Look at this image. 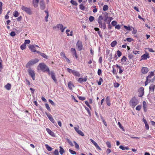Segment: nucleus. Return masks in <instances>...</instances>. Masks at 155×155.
Masks as SVG:
<instances>
[{
	"mask_svg": "<svg viewBox=\"0 0 155 155\" xmlns=\"http://www.w3.org/2000/svg\"><path fill=\"white\" fill-rule=\"evenodd\" d=\"M155 85L153 84H151L149 87L150 90V91L152 90L153 91Z\"/></svg>",
	"mask_w": 155,
	"mask_h": 155,
	"instance_id": "33",
	"label": "nucleus"
},
{
	"mask_svg": "<svg viewBox=\"0 0 155 155\" xmlns=\"http://www.w3.org/2000/svg\"><path fill=\"white\" fill-rule=\"evenodd\" d=\"M46 115L51 121L54 124L55 122L52 115L50 114H46Z\"/></svg>",
	"mask_w": 155,
	"mask_h": 155,
	"instance_id": "13",
	"label": "nucleus"
},
{
	"mask_svg": "<svg viewBox=\"0 0 155 155\" xmlns=\"http://www.w3.org/2000/svg\"><path fill=\"white\" fill-rule=\"evenodd\" d=\"M53 153L54 155H58L59 154L58 150L57 149H55Z\"/></svg>",
	"mask_w": 155,
	"mask_h": 155,
	"instance_id": "52",
	"label": "nucleus"
},
{
	"mask_svg": "<svg viewBox=\"0 0 155 155\" xmlns=\"http://www.w3.org/2000/svg\"><path fill=\"white\" fill-rule=\"evenodd\" d=\"M77 46L78 47V50L81 51L82 49L83 45L81 41H78L76 44Z\"/></svg>",
	"mask_w": 155,
	"mask_h": 155,
	"instance_id": "9",
	"label": "nucleus"
},
{
	"mask_svg": "<svg viewBox=\"0 0 155 155\" xmlns=\"http://www.w3.org/2000/svg\"><path fill=\"white\" fill-rule=\"evenodd\" d=\"M57 28H60L62 32H64V29H63V26L61 24H58L57 25Z\"/></svg>",
	"mask_w": 155,
	"mask_h": 155,
	"instance_id": "19",
	"label": "nucleus"
},
{
	"mask_svg": "<svg viewBox=\"0 0 155 155\" xmlns=\"http://www.w3.org/2000/svg\"><path fill=\"white\" fill-rule=\"evenodd\" d=\"M39 0H33V3L35 7H37L38 5Z\"/></svg>",
	"mask_w": 155,
	"mask_h": 155,
	"instance_id": "22",
	"label": "nucleus"
},
{
	"mask_svg": "<svg viewBox=\"0 0 155 155\" xmlns=\"http://www.w3.org/2000/svg\"><path fill=\"white\" fill-rule=\"evenodd\" d=\"M80 8L81 10H84L86 9L85 6L83 4H81L80 5Z\"/></svg>",
	"mask_w": 155,
	"mask_h": 155,
	"instance_id": "36",
	"label": "nucleus"
},
{
	"mask_svg": "<svg viewBox=\"0 0 155 155\" xmlns=\"http://www.w3.org/2000/svg\"><path fill=\"white\" fill-rule=\"evenodd\" d=\"M106 101L107 105L108 106H110V98L109 96H107L106 99Z\"/></svg>",
	"mask_w": 155,
	"mask_h": 155,
	"instance_id": "24",
	"label": "nucleus"
},
{
	"mask_svg": "<svg viewBox=\"0 0 155 155\" xmlns=\"http://www.w3.org/2000/svg\"><path fill=\"white\" fill-rule=\"evenodd\" d=\"M71 3L73 5H77V2L74 1V0H71Z\"/></svg>",
	"mask_w": 155,
	"mask_h": 155,
	"instance_id": "49",
	"label": "nucleus"
},
{
	"mask_svg": "<svg viewBox=\"0 0 155 155\" xmlns=\"http://www.w3.org/2000/svg\"><path fill=\"white\" fill-rule=\"evenodd\" d=\"M127 59V58L126 56H124L122 58H121V61L122 62H124L126 61V60Z\"/></svg>",
	"mask_w": 155,
	"mask_h": 155,
	"instance_id": "37",
	"label": "nucleus"
},
{
	"mask_svg": "<svg viewBox=\"0 0 155 155\" xmlns=\"http://www.w3.org/2000/svg\"><path fill=\"white\" fill-rule=\"evenodd\" d=\"M141 107V106L140 105L137 106L136 108V109L138 110H140Z\"/></svg>",
	"mask_w": 155,
	"mask_h": 155,
	"instance_id": "62",
	"label": "nucleus"
},
{
	"mask_svg": "<svg viewBox=\"0 0 155 155\" xmlns=\"http://www.w3.org/2000/svg\"><path fill=\"white\" fill-rule=\"evenodd\" d=\"M104 11L102 12V15L105 16L104 21L107 24L109 25L111 21L113 19V18L112 17H108V13L105 11V10Z\"/></svg>",
	"mask_w": 155,
	"mask_h": 155,
	"instance_id": "2",
	"label": "nucleus"
},
{
	"mask_svg": "<svg viewBox=\"0 0 155 155\" xmlns=\"http://www.w3.org/2000/svg\"><path fill=\"white\" fill-rule=\"evenodd\" d=\"M60 150L59 152L62 155L63 153H64L65 152V151L64 149L61 146L59 147Z\"/></svg>",
	"mask_w": 155,
	"mask_h": 155,
	"instance_id": "28",
	"label": "nucleus"
},
{
	"mask_svg": "<svg viewBox=\"0 0 155 155\" xmlns=\"http://www.w3.org/2000/svg\"><path fill=\"white\" fill-rule=\"evenodd\" d=\"M74 129L75 131L80 135L82 136H84V134L83 133L81 130L79 129V127L78 126V127H74Z\"/></svg>",
	"mask_w": 155,
	"mask_h": 155,
	"instance_id": "6",
	"label": "nucleus"
},
{
	"mask_svg": "<svg viewBox=\"0 0 155 155\" xmlns=\"http://www.w3.org/2000/svg\"><path fill=\"white\" fill-rule=\"evenodd\" d=\"M102 73L101 70L100 69H98L97 71V74L99 75H100Z\"/></svg>",
	"mask_w": 155,
	"mask_h": 155,
	"instance_id": "64",
	"label": "nucleus"
},
{
	"mask_svg": "<svg viewBox=\"0 0 155 155\" xmlns=\"http://www.w3.org/2000/svg\"><path fill=\"white\" fill-rule=\"evenodd\" d=\"M19 13L16 10L14 14V16L15 17H17L19 16Z\"/></svg>",
	"mask_w": 155,
	"mask_h": 155,
	"instance_id": "42",
	"label": "nucleus"
},
{
	"mask_svg": "<svg viewBox=\"0 0 155 155\" xmlns=\"http://www.w3.org/2000/svg\"><path fill=\"white\" fill-rule=\"evenodd\" d=\"M26 45L25 44H23L21 45L20 48L21 50H23L26 48Z\"/></svg>",
	"mask_w": 155,
	"mask_h": 155,
	"instance_id": "39",
	"label": "nucleus"
},
{
	"mask_svg": "<svg viewBox=\"0 0 155 155\" xmlns=\"http://www.w3.org/2000/svg\"><path fill=\"white\" fill-rule=\"evenodd\" d=\"M45 146L47 150H48V151H50L52 150V148L47 144H46L45 145Z\"/></svg>",
	"mask_w": 155,
	"mask_h": 155,
	"instance_id": "32",
	"label": "nucleus"
},
{
	"mask_svg": "<svg viewBox=\"0 0 155 155\" xmlns=\"http://www.w3.org/2000/svg\"><path fill=\"white\" fill-rule=\"evenodd\" d=\"M90 140L92 143L95 146L96 149L99 150H101V149L100 147L98 145L97 143L92 139H90Z\"/></svg>",
	"mask_w": 155,
	"mask_h": 155,
	"instance_id": "10",
	"label": "nucleus"
},
{
	"mask_svg": "<svg viewBox=\"0 0 155 155\" xmlns=\"http://www.w3.org/2000/svg\"><path fill=\"white\" fill-rule=\"evenodd\" d=\"M138 103V100L135 97L132 98L129 102L130 105L133 108Z\"/></svg>",
	"mask_w": 155,
	"mask_h": 155,
	"instance_id": "3",
	"label": "nucleus"
},
{
	"mask_svg": "<svg viewBox=\"0 0 155 155\" xmlns=\"http://www.w3.org/2000/svg\"><path fill=\"white\" fill-rule=\"evenodd\" d=\"M120 85L119 84L117 83H115L114 84V87H117Z\"/></svg>",
	"mask_w": 155,
	"mask_h": 155,
	"instance_id": "54",
	"label": "nucleus"
},
{
	"mask_svg": "<svg viewBox=\"0 0 155 155\" xmlns=\"http://www.w3.org/2000/svg\"><path fill=\"white\" fill-rule=\"evenodd\" d=\"M119 148L123 150H124L125 149L128 150L129 148L127 147H124V146L122 145H120L119 147Z\"/></svg>",
	"mask_w": 155,
	"mask_h": 155,
	"instance_id": "40",
	"label": "nucleus"
},
{
	"mask_svg": "<svg viewBox=\"0 0 155 155\" xmlns=\"http://www.w3.org/2000/svg\"><path fill=\"white\" fill-rule=\"evenodd\" d=\"M126 40L129 42H130L133 41V39L131 38H126Z\"/></svg>",
	"mask_w": 155,
	"mask_h": 155,
	"instance_id": "59",
	"label": "nucleus"
},
{
	"mask_svg": "<svg viewBox=\"0 0 155 155\" xmlns=\"http://www.w3.org/2000/svg\"><path fill=\"white\" fill-rule=\"evenodd\" d=\"M150 56L148 53L144 54L141 56V59L140 60H146L147 58H149Z\"/></svg>",
	"mask_w": 155,
	"mask_h": 155,
	"instance_id": "14",
	"label": "nucleus"
},
{
	"mask_svg": "<svg viewBox=\"0 0 155 155\" xmlns=\"http://www.w3.org/2000/svg\"><path fill=\"white\" fill-rule=\"evenodd\" d=\"M50 75H51V78L54 80V82L56 83L57 82V80L56 78L55 74L53 71L50 72Z\"/></svg>",
	"mask_w": 155,
	"mask_h": 155,
	"instance_id": "11",
	"label": "nucleus"
},
{
	"mask_svg": "<svg viewBox=\"0 0 155 155\" xmlns=\"http://www.w3.org/2000/svg\"><path fill=\"white\" fill-rule=\"evenodd\" d=\"M124 28L126 29L128 31H131L132 30V29L131 28L130 26H127L126 25H124Z\"/></svg>",
	"mask_w": 155,
	"mask_h": 155,
	"instance_id": "35",
	"label": "nucleus"
},
{
	"mask_svg": "<svg viewBox=\"0 0 155 155\" xmlns=\"http://www.w3.org/2000/svg\"><path fill=\"white\" fill-rule=\"evenodd\" d=\"M117 44V43L116 41H114L111 43L110 45L111 47H114Z\"/></svg>",
	"mask_w": 155,
	"mask_h": 155,
	"instance_id": "31",
	"label": "nucleus"
},
{
	"mask_svg": "<svg viewBox=\"0 0 155 155\" xmlns=\"http://www.w3.org/2000/svg\"><path fill=\"white\" fill-rule=\"evenodd\" d=\"M71 51L72 52V55H73V53H74L75 52H76L75 49L73 48H71Z\"/></svg>",
	"mask_w": 155,
	"mask_h": 155,
	"instance_id": "57",
	"label": "nucleus"
},
{
	"mask_svg": "<svg viewBox=\"0 0 155 155\" xmlns=\"http://www.w3.org/2000/svg\"><path fill=\"white\" fill-rule=\"evenodd\" d=\"M73 74L75 76L79 77L81 76V74L80 73L75 70H74V71L73 72Z\"/></svg>",
	"mask_w": 155,
	"mask_h": 155,
	"instance_id": "25",
	"label": "nucleus"
},
{
	"mask_svg": "<svg viewBox=\"0 0 155 155\" xmlns=\"http://www.w3.org/2000/svg\"><path fill=\"white\" fill-rule=\"evenodd\" d=\"M111 24L114 26H115L117 24V22L114 21H113L111 22Z\"/></svg>",
	"mask_w": 155,
	"mask_h": 155,
	"instance_id": "55",
	"label": "nucleus"
},
{
	"mask_svg": "<svg viewBox=\"0 0 155 155\" xmlns=\"http://www.w3.org/2000/svg\"><path fill=\"white\" fill-rule=\"evenodd\" d=\"M103 19V16L102 15H100L99 16L98 20V22H102V21Z\"/></svg>",
	"mask_w": 155,
	"mask_h": 155,
	"instance_id": "34",
	"label": "nucleus"
},
{
	"mask_svg": "<svg viewBox=\"0 0 155 155\" xmlns=\"http://www.w3.org/2000/svg\"><path fill=\"white\" fill-rule=\"evenodd\" d=\"M131 28L133 29V30L132 32V34L133 35H135L137 33V30L135 29L133 27H131Z\"/></svg>",
	"mask_w": 155,
	"mask_h": 155,
	"instance_id": "47",
	"label": "nucleus"
},
{
	"mask_svg": "<svg viewBox=\"0 0 155 155\" xmlns=\"http://www.w3.org/2000/svg\"><path fill=\"white\" fill-rule=\"evenodd\" d=\"M100 28L104 30L106 28V25L105 23H102V22H98Z\"/></svg>",
	"mask_w": 155,
	"mask_h": 155,
	"instance_id": "12",
	"label": "nucleus"
},
{
	"mask_svg": "<svg viewBox=\"0 0 155 155\" xmlns=\"http://www.w3.org/2000/svg\"><path fill=\"white\" fill-rule=\"evenodd\" d=\"M94 30L96 31H97V33L99 35V36L101 38H102L103 37V35H102V33L101 32V31L100 30V29L97 28H94Z\"/></svg>",
	"mask_w": 155,
	"mask_h": 155,
	"instance_id": "15",
	"label": "nucleus"
},
{
	"mask_svg": "<svg viewBox=\"0 0 155 155\" xmlns=\"http://www.w3.org/2000/svg\"><path fill=\"white\" fill-rule=\"evenodd\" d=\"M40 55L44 58H45L46 59L48 58L47 56L44 53H40Z\"/></svg>",
	"mask_w": 155,
	"mask_h": 155,
	"instance_id": "41",
	"label": "nucleus"
},
{
	"mask_svg": "<svg viewBox=\"0 0 155 155\" xmlns=\"http://www.w3.org/2000/svg\"><path fill=\"white\" fill-rule=\"evenodd\" d=\"M37 69L38 70H41L43 72H48L49 75L50 74V71L48 68L43 63H40L39 64L38 66Z\"/></svg>",
	"mask_w": 155,
	"mask_h": 155,
	"instance_id": "1",
	"label": "nucleus"
},
{
	"mask_svg": "<svg viewBox=\"0 0 155 155\" xmlns=\"http://www.w3.org/2000/svg\"><path fill=\"white\" fill-rule=\"evenodd\" d=\"M116 67L119 69V74H121L124 71V69H122V67L120 66L117 64H116Z\"/></svg>",
	"mask_w": 155,
	"mask_h": 155,
	"instance_id": "23",
	"label": "nucleus"
},
{
	"mask_svg": "<svg viewBox=\"0 0 155 155\" xmlns=\"http://www.w3.org/2000/svg\"><path fill=\"white\" fill-rule=\"evenodd\" d=\"M38 61L39 60L38 58H35L31 60L27 63L26 65V67L28 68L31 65H33L38 62Z\"/></svg>",
	"mask_w": 155,
	"mask_h": 155,
	"instance_id": "4",
	"label": "nucleus"
},
{
	"mask_svg": "<svg viewBox=\"0 0 155 155\" xmlns=\"http://www.w3.org/2000/svg\"><path fill=\"white\" fill-rule=\"evenodd\" d=\"M28 72L29 75L31 76L33 80H35V74L34 71L32 69H28Z\"/></svg>",
	"mask_w": 155,
	"mask_h": 155,
	"instance_id": "5",
	"label": "nucleus"
},
{
	"mask_svg": "<svg viewBox=\"0 0 155 155\" xmlns=\"http://www.w3.org/2000/svg\"><path fill=\"white\" fill-rule=\"evenodd\" d=\"M144 88L143 87H141L138 90V96L139 97H142L144 94Z\"/></svg>",
	"mask_w": 155,
	"mask_h": 155,
	"instance_id": "7",
	"label": "nucleus"
},
{
	"mask_svg": "<svg viewBox=\"0 0 155 155\" xmlns=\"http://www.w3.org/2000/svg\"><path fill=\"white\" fill-rule=\"evenodd\" d=\"M143 108L144 109V110L145 112H146L147 111V103L145 101H143Z\"/></svg>",
	"mask_w": 155,
	"mask_h": 155,
	"instance_id": "26",
	"label": "nucleus"
},
{
	"mask_svg": "<svg viewBox=\"0 0 155 155\" xmlns=\"http://www.w3.org/2000/svg\"><path fill=\"white\" fill-rule=\"evenodd\" d=\"M87 80L86 77L84 78H81L78 79V81L81 83L83 82H86L87 81Z\"/></svg>",
	"mask_w": 155,
	"mask_h": 155,
	"instance_id": "21",
	"label": "nucleus"
},
{
	"mask_svg": "<svg viewBox=\"0 0 155 155\" xmlns=\"http://www.w3.org/2000/svg\"><path fill=\"white\" fill-rule=\"evenodd\" d=\"M103 82V80L101 78H100L99 79V81L98 82V85H100L101 84V83Z\"/></svg>",
	"mask_w": 155,
	"mask_h": 155,
	"instance_id": "43",
	"label": "nucleus"
},
{
	"mask_svg": "<svg viewBox=\"0 0 155 155\" xmlns=\"http://www.w3.org/2000/svg\"><path fill=\"white\" fill-rule=\"evenodd\" d=\"M46 130L49 135H51L52 137L55 136V134L54 133L53 131H52L51 130H50L48 128H46Z\"/></svg>",
	"mask_w": 155,
	"mask_h": 155,
	"instance_id": "16",
	"label": "nucleus"
},
{
	"mask_svg": "<svg viewBox=\"0 0 155 155\" xmlns=\"http://www.w3.org/2000/svg\"><path fill=\"white\" fill-rule=\"evenodd\" d=\"M45 13L46 14V15L45 17V20L47 22L48 21V18L49 16V15H48V10H45Z\"/></svg>",
	"mask_w": 155,
	"mask_h": 155,
	"instance_id": "29",
	"label": "nucleus"
},
{
	"mask_svg": "<svg viewBox=\"0 0 155 155\" xmlns=\"http://www.w3.org/2000/svg\"><path fill=\"white\" fill-rule=\"evenodd\" d=\"M5 87L8 90H9L11 88V84L8 83L5 86Z\"/></svg>",
	"mask_w": 155,
	"mask_h": 155,
	"instance_id": "27",
	"label": "nucleus"
},
{
	"mask_svg": "<svg viewBox=\"0 0 155 155\" xmlns=\"http://www.w3.org/2000/svg\"><path fill=\"white\" fill-rule=\"evenodd\" d=\"M148 68L146 67H143L141 69V72L143 74H146L148 71Z\"/></svg>",
	"mask_w": 155,
	"mask_h": 155,
	"instance_id": "17",
	"label": "nucleus"
},
{
	"mask_svg": "<svg viewBox=\"0 0 155 155\" xmlns=\"http://www.w3.org/2000/svg\"><path fill=\"white\" fill-rule=\"evenodd\" d=\"M67 71L70 73H72L73 74V72L74 71V70H72L69 68H67Z\"/></svg>",
	"mask_w": 155,
	"mask_h": 155,
	"instance_id": "38",
	"label": "nucleus"
},
{
	"mask_svg": "<svg viewBox=\"0 0 155 155\" xmlns=\"http://www.w3.org/2000/svg\"><path fill=\"white\" fill-rule=\"evenodd\" d=\"M60 55L61 56L63 57L64 58H65V57H66L64 53V52H63V51L61 52V53H60Z\"/></svg>",
	"mask_w": 155,
	"mask_h": 155,
	"instance_id": "63",
	"label": "nucleus"
},
{
	"mask_svg": "<svg viewBox=\"0 0 155 155\" xmlns=\"http://www.w3.org/2000/svg\"><path fill=\"white\" fill-rule=\"evenodd\" d=\"M68 85L69 88L70 90H72L73 87H74V86L73 83L71 81L68 82Z\"/></svg>",
	"mask_w": 155,
	"mask_h": 155,
	"instance_id": "20",
	"label": "nucleus"
},
{
	"mask_svg": "<svg viewBox=\"0 0 155 155\" xmlns=\"http://www.w3.org/2000/svg\"><path fill=\"white\" fill-rule=\"evenodd\" d=\"M111 150L110 149H107L106 151V153L107 154H108L109 153H111Z\"/></svg>",
	"mask_w": 155,
	"mask_h": 155,
	"instance_id": "61",
	"label": "nucleus"
},
{
	"mask_svg": "<svg viewBox=\"0 0 155 155\" xmlns=\"http://www.w3.org/2000/svg\"><path fill=\"white\" fill-rule=\"evenodd\" d=\"M67 142L69 143V144L72 146H73V144L72 143V142L69 139H67Z\"/></svg>",
	"mask_w": 155,
	"mask_h": 155,
	"instance_id": "44",
	"label": "nucleus"
},
{
	"mask_svg": "<svg viewBox=\"0 0 155 155\" xmlns=\"http://www.w3.org/2000/svg\"><path fill=\"white\" fill-rule=\"evenodd\" d=\"M154 75V72H150V74L148 75L147 77V79H149L150 78H151Z\"/></svg>",
	"mask_w": 155,
	"mask_h": 155,
	"instance_id": "30",
	"label": "nucleus"
},
{
	"mask_svg": "<svg viewBox=\"0 0 155 155\" xmlns=\"http://www.w3.org/2000/svg\"><path fill=\"white\" fill-rule=\"evenodd\" d=\"M128 57L129 59H131L133 58V56L132 54L129 53L128 54Z\"/></svg>",
	"mask_w": 155,
	"mask_h": 155,
	"instance_id": "56",
	"label": "nucleus"
},
{
	"mask_svg": "<svg viewBox=\"0 0 155 155\" xmlns=\"http://www.w3.org/2000/svg\"><path fill=\"white\" fill-rule=\"evenodd\" d=\"M69 151L70 152V153L72 154H76V153L75 152V151L71 150L69 149Z\"/></svg>",
	"mask_w": 155,
	"mask_h": 155,
	"instance_id": "51",
	"label": "nucleus"
},
{
	"mask_svg": "<svg viewBox=\"0 0 155 155\" xmlns=\"http://www.w3.org/2000/svg\"><path fill=\"white\" fill-rule=\"evenodd\" d=\"M117 54L118 57H120L122 55V53L119 50H118L117 51Z\"/></svg>",
	"mask_w": 155,
	"mask_h": 155,
	"instance_id": "50",
	"label": "nucleus"
},
{
	"mask_svg": "<svg viewBox=\"0 0 155 155\" xmlns=\"http://www.w3.org/2000/svg\"><path fill=\"white\" fill-rule=\"evenodd\" d=\"M30 42V41L29 40H26L25 41L24 44L26 45V44H29Z\"/></svg>",
	"mask_w": 155,
	"mask_h": 155,
	"instance_id": "58",
	"label": "nucleus"
},
{
	"mask_svg": "<svg viewBox=\"0 0 155 155\" xmlns=\"http://www.w3.org/2000/svg\"><path fill=\"white\" fill-rule=\"evenodd\" d=\"M35 47H39L38 46L36 45H30L29 46L28 48L32 52H34L36 51V50H35Z\"/></svg>",
	"mask_w": 155,
	"mask_h": 155,
	"instance_id": "8",
	"label": "nucleus"
},
{
	"mask_svg": "<svg viewBox=\"0 0 155 155\" xmlns=\"http://www.w3.org/2000/svg\"><path fill=\"white\" fill-rule=\"evenodd\" d=\"M40 5L41 9H44L45 8V5L44 2L43 0H41V1Z\"/></svg>",
	"mask_w": 155,
	"mask_h": 155,
	"instance_id": "18",
	"label": "nucleus"
},
{
	"mask_svg": "<svg viewBox=\"0 0 155 155\" xmlns=\"http://www.w3.org/2000/svg\"><path fill=\"white\" fill-rule=\"evenodd\" d=\"M74 143L75 148L78 149H79V146L78 144L75 141H74Z\"/></svg>",
	"mask_w": 155,
	"mask_h": 155,
	"instance_id": "48",
	"label": "nucleus"
},
{
	"mask_svg": "<svg viewBox=\"0 0 155 155\" xmlns=\"http://www.w3.org/2000/svg\"><path fill=\"white\" fill-rule=\"evenodd\" d=\"M45 107L46 109L49 111H51V109L49 106V105L48 104H45Z\"/></svg>",
	"mask_w": 155,
	"mask_h": 155,
	"instance_id": "46",
	"label": "nucleus"
},
{
	"mask_svg": "<svg viewBox=\"0 0 155 155\" xmlns=\"http://www.w3.org/2000/svg\"><path fill=\"white\" fill-rule=\"evenodd\" d=\"M94 18L92 16H90L89 18V21L91 22L93 21V20H94Z\"/></svg>",
	"mask_w": 155,
	"mask_h": 155,
	"instance_id": "60",
	"label": "nucleus"
},
{
	"mask_svg": "<svg viewBox=\"0 0 155 155\" xmlns=\"http://www.w3.org/2000/svg\"><path fill=\"white\" fill-rule=\"evenodd\" d=\"M78 98L79 100L81 101H84L85 99V98L84 97L79 96L78 97Z\"/></svg>",
	"mask_w": 155,
	"mask_h": 155,
	"instance_id": "53",
	"label": "nucleus"
},
{
	"mask_svg": "<svg viewBox=\"0 0 155 155\" xmlns=\"http://www.w3.org/2000/svg\"><path fill=\"white\" fill-rule=\"evenodd\" d=\"M106 144L107 146L109 148H110L111 147V143L109 141H107L106 142Z\"/></svg>",
	"mask_w": 155,
	"mask_h": 155,
	"instance_id": "45",
	"label": "nucleus"
}]
</instances>
